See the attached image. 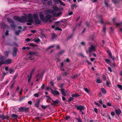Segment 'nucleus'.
<instances>
[{"label":"nucleus","mask_w":122,"mask_h":122,"mask_svg":"<svg viewBox=\"0 0 122 122\" xmlns=\"http://www.w3.org/2000/svg\"><path fill=\"white\" fill-rule=\"evenodd\" d=\"M5 117L4 116V115H0V118H2L3 119H5Z\"/></svg>","instance_id":"nucleus-37"},{"label":"nucleus","mask_w":122,"mask_h":122,"mask_svg":"<svg viewBox=\"0 0 122 122\" xmlns=\"http://www.w3.org/2000/svg\"><path fill=\"white\" fill-rule=\"evenodd\" d=\"M28 103L30 105H31L32 103V102L31 101H28Z\"/></svg>","instance_id":"nucleus-63"},{"label":"nucleus","mask_w":122,"mask_h":122,"mask_svg":"<svg viewBox=\"0 0 122 122\" xmlns=\"http://www.w3.org/2000/svg\"><path fill=\"white\" fill-rule=\"evenodd\" d=\"M20 32V30H19L16 31L15 32V34L16 35H19Z\"/></svg>","instance_id":"nucleus-32"},{"label":"nucleus","mask_w":122,"mask_h":122,"mask_svg":"<svg viewBox=\"0 0 122 122\" xmlns=\"http://www.w3.org/2000/svg\"><path fill=\"white\" fill-rule=\"evenodd\" d=\"M36 30H31V32L32 33H35L36 32Z\"/></svg>","instance_id":"nucleus-59"},{"label":"nucleus","mask_w":122,"mask_h":122,"mask_svg":"<svg viewBox=\"0 0 122 122\" xmlns=\"http://www.w3.org/2000/svg\"><path fill=\"white\" fill-rule=\"evenodd\" d=\"M45 87L44 84H43L41 87V88L42 89H43Z\"/></svg>","instance_id":"nucleus-61"},{"label":"nucleus","mask_w":122,"mask_h":122,"mask_svg":"<svg viewBox=\"0 0 122 122\" xmlns=\"http://www.w3.org/2000/svg\"><path fill=\"white\" fill-rule=\"evenodd\" d=\"M4 23L3 22H1L0 23V27H2Z\"/></svg>","instance_id":"nucleus-49"},{"label":"nucleus","mask_w":122,"mask_h":122,"mask_svg":"<svg viewBox=\"0 0 122 122\" xmlns=\"http://www.w3.org/2000/svg\"><path fill=\"white\" fill-rule=\"evenodd\" d=\"M104 3L105 5L107 7L109 6V5L108 4V2L107 1H104Z\"/></svg>","instance_id":"nucleus-33"},{"label":"nucleus","mask_w":122,"mask_h":122,"mask_svg":"<svg viewBox=\"0 0 122 122\" xmlns=\"http://www.w3.org/2000/svg\"><path fill=\"white\" fill-rule=\"evenodd\" d=\"M101 90L103 93L105 94L106 93V91L105 89L103 88H102Z\"/></svg>","instance_id":"nucleus-18"},{"label":"nucleus","mask_w":122,"mask_h":122,"mask_svg":"<svg viewBox=\"0 0 122 122\" xmlns=\"http://www.w3.org/2000/svg\"><path fill=\"white\" fill-rule=\"evenodd\" d=\"M53 8L54 11H58L59 10L58 8L56 6H53Z\"/></svg>","instance_id":"nucleus-20"},{"label":"nucleus","mask_w":122,"mask_h":122,"mask_svg":"<svg viewBox=\"0 0 122 122\" xmlns=\"http://www.w3.org/2000/svg\"><path fill=\"white\" fill-rule=\"evenodd\" d=\"M73 100V99L72 97H70L68 100V102H70L71 101H72Z\"/></svg>","instance_id":"nucleus-39"},{"label":"nucleus","mask_w":122,"mask_h":122,"mask_svg":"<svg viewBox=\"0 0 122 122\" xmlns=\"http://www.w3.org/2000/svg\"><path fill=\"white\" fill-rule=\"evenodd\" d=\"M55 2L57 4L60 3L61 5L63 6H65L66 5L65 4L60 0H56Z\"/></svg>","instance_id":"nucleus-8"},{"label":"nucleus","mask_w":122,"mask_h":122,"mask_svg":"<svg viewBox=\"0 0 122 122\" xmlns=\"http://www.w3.org/2000/svg\"><path fill=\"white\" fill-rule=\"evenodd\" d=\"M116 25L117 26H122V23H117L116 24Z\"/></svg>","instance_id":"nucleus-27"},{"label":"nucleus","mask_w":122,"mask_h":122,"mask_svg":"<svg viewBox=\"0 0 122 122\" xmlns=\"http://www.w3.org/2000/svg\"><path fill=\"white\" fill-rule=\"evenodd\" d=\"M34 96L36 97H38L39 96V94L38 93H35L34 94Z\"/></svg>","instance_id":"nucleus-44"},{"label":"nucleus","mask_w":122,"mask_h":122,"mask_svg":"<svg viewBox=\"0 0 122 122\" xmlns=\"http://www.w3.org/2000/svg\"><path fill=\"white\" fill-rule=\"evenodd\" d=\"M51 91L52 94L54 95L57 96L60 94L59 92L56 90H53L52 89H51Z\"/></svg>","instance_id":"nucleus-6"},{"label":"nucleus","mask_w":122,"mask_h":122,"mask_svg":"<svg viewBox=\"0 0 122 122\" xmlns=\"http://www.w3.org/2000/svg\"><path fill=\"white\" fill-rule=\"evenodd\" d=\"M54 46V45L50 46H49L48 47L47 49V50H48L50 49L53 47Z\"/></svg>","instance_id":"nucleus-34"},{"label":"nucleus","mask_w":122,"mask_h":122,"mask_svg":"<svg viewBox=\"0 0 122 122\" xmlns=\"http://www.w3.org/2000/svg\"><path fill=\"white\" fill-rule=\"evenodd\" d=\"M11 116L12 117H18V116L17 115L15 114H12Z\"/></svg>","instance_id":"nucleus-36"},{"label":"nucleus","mask_w":122,"mask_h":122,"mask_svg":"<svg viewBox=\"0 0 122 122\" xmlns=\"http://www.w3.org/2000/svg\"><path fill=\"white\" fill-rule=\"evenodd\" d=\"M84 90L86 92L88 93L89 92V91L88 89L86 88H85L84 89Z\"/></svg>","instance_id":"nucleus-47"},{"label":"nucleus","mask_w":122,"mask_h":122,"mask_svg":"<svg viewBox=\"0 0 122 122\" xmlns=\"http://www.w3.org/2000/svg\"><path fill=\"white\" fill-rule=\"evenodd\" d=\"M56 36L54 33H52V38L53 39H54L55 38H56Z\"/></svg>","instance_id":"nucleus-29"},{"label":"nucleus","mask_w":122,"mask_h":122,"mask_svg":"<svg viewBox=\"0 0 122 122\" xmlns=\"http://www.w3.org/2000/svg\"><path fill=\"white\" fill-rule=\"evenodd\" d=\"M117 86L119 88H120L122 90V86L121 85H117Z\"/></svg>","instance_id":"nucleus-40"},{"label":"nucleus","mask_w":122,"mask_h":122,"mask_svg":"<svg viewBox=\"0 0 122 122\" xmlns=\"http://www.w3.org/2000/svg\"><path fill=\"white\" fill-rule=\"evenodd\" d=\"M24 110V108L23 107H21L19 109V110L20 111H23Z\"/></svg>","instance_id":"nucleus-28"},{"label":"nucleus","mask_w":122,"mask_h":122,"mask_svg":"<svg viewBox=\"0 0 122 122\" xmlns=\"http://www.w3.org/2000/svg\"><path fill=\"white\" fill-rule=\"evenodd\" d=\"M31 40V39H30L29 38H27L26 39H25V42H28L30 41Z\"/></svg>","instance_id":"nucleus-38"},{"label":"nucleus","mask_w":122,"mask_h":122,"mask_svg":"<svg viewBox=\"0 0 122 122\" xmlns=\"http://www.w3.org/2000/svg\"><path fill=\"white\" fill-rule=\"evenodd\" d=\"M7 21L9 23H14V21L11 20V19L10 18H8L7 19Z\"/></svg>","instance_id":"nucleus-13"},{"label":"nucleus","mask_w":122,"mask_h":122,"mask_svg":"<svg viewBox=\"0 0 122 122\" xmlns=\"http://www.w3.org/2000/svg\"><path fill=\"white\" fill-rule=\"evenodd\" d=\"M9 72L10 73H12L13 72V71L12 69H9Z\"/></svg>","instance_id":"nucleus-45"},{"label":"nucleus","mask_w":122,"mask_h":122,"mask_svg":"<svg viewBox=\"0 0 122 122\" xmlns=\"http://www.w3.org/2000/svg\"><path fill=\"white\" fill-rule=\"evenodd\" d=\"M107 106H111V104L110 103H107Z\"/></svg>","instance_id":"nucleus-64"},{"label":"nucleus","mask_w":122,"mask_h":122,"mask_svg":"<svg viewBox=\"0 0 122 122\" xmlns=\"http://www.w3.org/2000/svg\"><path fill=\"white\" fill-rule=\"evenodd\" d=\"M76 119L79 122H82L80 118H76Z\"/></svg>","instance_id":"nucleus-42"},{"label":"nucleus","mask_w":122,"mask_h":122,"mask_svg":"<svg viewBox=\"0 0 122 122\" xmlns=\"http://www.w3.org/2000/svg\"><path fill=\"white\" fill-rule=\"evenodd\" d=\"M115 111L116 113L118 115L120 114L121 112V111L120 109H116Z\"/></svg>","instance_id":"nucleus-15"},{"label":"nucleus","mask_w":122,"mask_h":122,"mask_svg":"<svg viewBox=\"0 0 122 122\" xmlns=\"http://www.w3.org/2000/svg\"><path fill=\"white\" fill-rule=\"evenodd\" d=\"M5 34L6 35H9V31L6 30L5 33Z\"/></svg>","instance_id":"nucleus-54"},{"label":"nucleus","mask_w":122,"mask_h":122,"mask_svg":"<svg viewBox=\"0 0 122 122\" xmlns=\"http://www.w3.org/2000/svg\"><path fill=\"white\" fill-rule=\"evenodd\" d=\"M110 83L108 81H107L106 82V85L107 86H109Z\"/></svg>","instance_id":"nucleus-46"},{"label":"nucleus","mask_w":122,"mask_h":122,"mask_svg":"<svg viewBox=\"0 0 122 122\" xmlns=\"http://www.w3.org/2000/svg\"><path fill=\"white\" fill-rule=\"evenodd\" d=\"M109 56L114 61L115 60L114 57V56H112L111 54H110V55Z\"/></svg>","instance_id":"nucleus-35"},{"label":"nucleus","mask_w":122,"mask_h":122,"mask_svg":"<svg viewBox=\"0 0 122 122\" xmlns=\"http://www.w3.org/2000/svg\"><path fill=\"white\" fill-rule=\"evenodd\" d=\"M48 4L50 5H52V3L51 1H49L47 3Z\"/></svg>","instance_id":"nucleus-41"},{"label":"nucleus","mask_w":122,"mask_h":122,"mask_svg":"<svg viewBox=\"0 0 122 122\" xmlns=\"http://www.w3.org/2000/svg\"><path fill=\"white\" fill-rule=\"evenodd\" d=\"M115 114V113L114 112H111V115L113 117L114 116Z\"/></svg>","instance_id":"nucleus-43"},{"label":"nucleus","mask_w":122,"mask_h":122,"mask_svg":"<svg viewBox=\"0 0 122 122\" xmlns=\"http://www.w3.org/2000/svg\"><path fill=\"white\" fill-rule=\"evenodd\" d=\"M112 2L115 4L117 3V0H112Z\"/></svg>","instance_id":"nucleus-50"},{"label":"nucleus","mask_w":122,"mask_h":122,"mask_svg":"<svg viewBox=\"0 0 122 122\" xmlns=\"http://www.w3.org/2000/svg\"><path fill=\"white\" fill-rule=\"evenodd\" d=\"M96 82L98 83H101L102 82L100 79L99 78H97L96 79Z\"/></svg>","instance_id":"nucleus-16"},{"label":"nucleus","mask_w":122,"mask_h":122,"mask_svg":"<svg viewBox=\"0 0 122 122\" xmlns=\"http://www.w3.org/2000/svg\"><path fill=\"white\" fill-rule=\"evenodd\" d=\"M108 69L110 72H111L112 71V69L110 67H108Z\"/></svg>","instance_id":"nucleus-53"},{"label":"nucleus","mask_w":122,"mask_h":122,"mask_svg":"<svg viewBox=\"0 0 122 122\" xmlns=\"http://www.w3.org/2000/svg\"><path fill=\"white\" fill-rule=\"evenodd\" d=\"M94 103H95V104L97 106H100V105H99V104L98 103H97L96 102H94Z\"/></svg>","instance_id":"nucleus-60"},{"label":"nucleus","mask_w":122,"mask_h":122,"mask_svg":"<svg viewBox=\"0 0 122 122\" xmlns=\"http://www.w3.org/2000/svg\"><path fill=\"white\" fill-rule=\"evenodd\" d=\"M80 44L81 45L84 46L85 45V42H81Z\"/></svg>","instance_id":"nucleus-48"},{"label":"nucleus","mask_w":122,"mask_h":122,"mask_svg":"<svg viewBox=\"0 0 122 122\" xmlns=\"http://www.w3.org/2000/svg\"><path fill=\"white\" fill-rule=\"evenodd\" d=\"M64 51L63 50L62 51L59 53V54H61L64 52Z\"/></svg>","instance_id":"nucleus-57"},{"label":"nucleus","mask_w":122,"mask_h":122,"mask_svg":"<svg viewBox=\"0 0 122 122\" xmlns=\"http://www.w3.org/2000/svg\"><path fill=\"white\" fill-rule=\"evenodd\" d=\"M105 61L108 64H109V63H110L111 62V61L107 59H105Z\"/></svg>","instance_id":"nucleus-25"},{"label":"nucleus","mask_w":122,"mask_h":122,"mask_svg":"<svg viewBox=\"0 0 122 122\" xmlns=\"http://www.w3.org/2000/svg\"><path fill=\"white\" fill-rule=\"evenodd\" d=\"M41 107L44 109H45L46 108V106H44L43 105H41Z\"/></svg>","instance_id":"nucleus-56"},{"label":"nucleus","mask_w":122,"mask_h":122,"mask_svg":"<svg viewBox=\"0 0 122 122\" xmlns=\"http://www.w3.org/2000/svg\"><path fill=\"white\" fill-rule=\"evenodd\" d=\"M61 90L62 95L64 96H65L66 95V92L67 90H65L64 89H62Z\"/></svg>","instance_id":"nucleus-9"},{"label":"nucleus","mask_w":122,"mask_h":122,"mask_svg":"<svg viewBox=\"0 0 122 122\" xmlns=\"http://www.w3.org/2000/svg\"><path fill=\"white\" fill-rule=\"evenodd\" d=\"M34 41L37 43L39 42L40 41V40L39 39V38H37L36 39H35L34 40Z\"/></svg>","instance_id":"nucleus-23"},{"label":"nucleus","mask_w":122,"mask_h":122,"mask_svg":"<svg viewBox=\"0 0 122 122\" xmlns=\"http://www.w3.org/2000/svg\"><path fill=\"white\" fill-rule=\"evenodd\" d=\"M40 100H38L37 102L35 104V105L37 107H38L40 105Z\"/></svg>","instance_id":"nucleus-12"},{"label":"nucleus","mask_w":122,"mask_h":122,"mask_svg":"<svg viewBox=\"0 0 122 122\" xmlns=\"http://www.w3.org/2000/svg\"><path fill=\"white\" fill-rule=\"evenodd\" d=\"M51 16L50 15H47L46 17L45 18V20H49L51 18Z\"/></svg>","instance_id":"nucleus-10"},{"label":"nucleus","mask_w":122,"mask_h":122,"mask_svg":"<svg viewBox=\"0 0 122 122\" xmlns=\"http://www.w3.org/2000/svg\"><path fill=\"white\" fill-rule=\"evenodd\" d=\"M35 23L37 24H40L41 23L40 21L38 19H36L35 21Z\"/></svg>","instance_id":"nucleus-17"},{"label":"nucleus","mask_w":122,"mask_h":122,"mask_svg":"<svg viewBox=\"0 0 122 122\" xmlns=\"http://www.w3.org/2000/svg\"><path fill=\"white\" fill-rule=\"evenodd\" d=\"M4 57L3 56H1L0 58V66L3 64H10L11 62V60L10 59H8L5 61Z\"/></svg>","instance_id":"nucleus-2"},{"label":"nucleus","mask_w":122,"mask_h":122,"mask_svg":"<svg viewBox=\"0 0 122 122\" xmlns=\"http://www.w3.org/2000/svg\"><path fill=\"white\" fill-rule=\"evenodd\" d=\"M70 61V60L69 59L67 58L66 59V60L64 61V62H69Z\"/></svg>","instance_id":"nucleus-52"},{"label":"nucleus","mask_w":122,"mask_h":122,"mask_svg":"<svg viewBox=\"0 0 122 122\" xmlns=\"http://www.w3.org/2000/svg\"><path fill=\"white\" fill-rule=\"evenodd\" d=\"M14 19L15 20H18L22 23L27 21L28 23L27 24L28 25H31L33 22L32 16L30 14H28L27 16L25 17L22 16L21 18L15 16L14 17Z\"/></svg>","instance_id":"nucleus-1"},{"label":"nucleus","mask_w":122,"mask_h":122,"mask_svg":"<svg viewBox=\"0 0 122 122\" xmlns=\"http://www.w3.org/2000/svg\"><path fill=\"white\" fill-rule=\"evenodd\" d=\"M17 51V49L16 48H14L13 54V56H15L16 55Z\"/></svg>","instance_id":"nucleus-11"},{"label":"nucleus","mask_w":122,"mask_h":122,"mask_svg":"<svg viewBox=\"0 0 122 122\" xmlns=\"http://www.w3.org/2000/svg\"><path fill=\"white\" fill-rule=\"evenodd\" d=\"M39 16L41 20L43 21L45 20V18H44V15L43 14H40Z\"/></svg>","instance_id":"nucleus-14"},{"label":"nucleus","mask_w":122,"mask_h":122,"mask_svg":"<svg viewBox=\"0 0 122 122\" xmlns=\"http://www.w3.org/2000/svg\"><path fill=\"white\" fill-rule=\"evenodd\" d=\"M62 13L61 11H58L54 10L52 15L55 17H57L60 15Z\"/></svg>","instance_id":"nucleus-4"},{"label":"nucleus","mask_w":122,"mask_h":122,"mask_svg":"<svg viewBox=\"0 0 122 122\" xmlns=\"http://www.w3.org/2000/svg\"><path fill=\"white\" fill-rule=\"evenodd\" d=\"M70 119V117L69 116H67L66 117V120L68 121H69Z\"/></svg>","instance_id":"nucleus-31"},{"label":"nucleus","mask_w":122,"mask_h":122,"mask_svg":"<svg viewBox=\"0 0 122 122\" xmlns=\"http://www.w3.org/2000/svg\"><path fill=\"white\" fill-rule=\"evenodd\" d=\"M75 107L77 110H79L80 111H81L84 110L85 108L84 107L81 105H76L75 106Z\"/></svg>","instance_id":"nucleus-5"},{"label":"nucleus","mask_w":122,"mask_h":122,"mask_svg":"<svg viewBox=\"0 0 122 122\" xmlns=\"http://www.w3.org/2000/svg\"><path fill=\"white\" fill-rule=\"evenodd\" d=\"M80 96V95L78 94V93H76L74 94H72L71 95V96L72 97H79Z\"/></svg>","instance_id":"nucleus-22"},{"label":"nucleus","mask_w":122,"mask_h":122,"mask_svg":"<svg viewBox=\"0 0 122 122\" xmlns=\"http://www.w3.org/2000/svg\"><path fill=\"white\" fill-rule=\"evenodd\" d=\"M55 29L56 30H59L60 31H61L62 30L61 28L58 27H56Z\"/></svg>","instance_id":"nucleus-30"},{"label":"nucleus","mask_w":122,"mask_h":122,"mask_svg":"<svg viewBox=\"0 0 122 122\" xmlns=\"http://www.w3.org/2000/svg\"><path fill=\"white\" fill-rule=\"evenodd\" d=\"M4 54L6 56H7L9 54V52L5 51L4 52Z\"/></svg>","instance_id":"nucleus-26"},{"label":"nucleus","mask_w":122,"mask_h":122,"mask_svg":"<svg viewBox=\"0 0 122 122\" xmlns=\"http://www.w3.org/2000/svg\"><path fill=\"white\" fill-rule=\"evenodd\" d=\"M106 28L105 27H104L102 30V32H105V31Z\"/></svg>","instance_id":"nucleus-62"},{"label":"nucleus","mask_w":122,"mask_h":122,"mask_svg":"<svg viewBox=\"0 0 122 122\" xmlns=\"http://www.w3.org/2000/svg\"><path fill=\"white\" fill-rule=\"evenodd\" d=\"M33 16L34 19H38V15L36 14H34L33 15Z\"/></svg>","instance_id":"nucleus-24"},{"label":"nucleus","mask_w":122,"mask_h":122,"mask_svg":"<svg viewBox=\"0 0 122 122\" xmlns=\"http://www.w3.org/2000/svg\"><path fill=\"white\" fill-rule=\"evenodd\" d=\"M52 101L55 104H57L59 102V101L57 100H56L55 101L52 100Z\"/></svg>","instance_id":"nucleus-19"},{"label":"nucleus","mask_w":122,"mask_h":122,"mask_svg":"<svg viewBox=\"0 0 122 122\" xmlns=\"http://www.w3.org/2000/svg\"><path fill=\"white\" fill-rule=\"evenodd\" d=\"M96 46H95L93 45H91L90 47L89 48V52L90 53H91L96 51Z\"/></svg>","instance_id":"nucleus-3"},{"label":"nucleus","mask_w":122,"mask_h":122,"mask_svg":"<svg viewBox=\"0 0 122 122\" xmlns=\"http://www.w3.org/2000/svg\"><path fill=\"white\" fill-rule=\"evenodd\" d=\"M103 79L104 81L106 80V78L105 76V75H103Z\"/></svg>","instance_id":"nucleus-51"},{"label":"nucleus","mask_w":122,"mask_h":122,"mask_svg":"<svg viewBox=\"0 0 122 122\" xmlns=\"http://www.w3.org/2000/svg\"><path fill=\"white\" fill-rule=\"evenodd\" d=\"M44 12L46 14H47V13H49L51 14L52 15L53 12H54V10L51 9L46 10Z\"/></svg>","instance_id":"nucleus-7"},{"label":"nucleus","mask_w":122,"mask_h":122,"mask_svg":"<svg viewBox=\"0 0 122 122\" xmlns=\"http://www.w3.org/2000/svg\"><path fill=\"white\" fill-rule=\"evenodd\" d=\"M107 53H108V55L109 56L110 55H110L111 54V52L110 51H107Z\"/></svg>","instance_id":"nucleus-58"},{"label":"nucleus","mask_w":122,"mask_h":122,"mask_svg":"<svg viewBox=\"0 0 122 122\" xmlns=\"http://www.w3.org/2000/svg\"><path fill=\"white\" fill-rule=\"evenodd\" d=\"M94 111L96 113H97V108H94Z\"/></svg>","instance_id":"nucleus-55"},{"label":"nucleus","mask_w":122,"mask_h":122,"mask_svg":"<svg viewBox=\"0 0 122 122\" xmlns=\"http://www.w3.org/2000/svg\"><path fill=\"white\" fill-rule=\"evenodd\" d=\"M29 54H30V56L29 57H30L29 59L30 60H31V58L30 56H33L34 54L32 52H30L29 53Z\"/></svg>","instance_id":"nucleus-21"}]
</instances>
